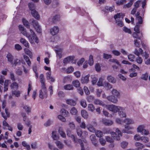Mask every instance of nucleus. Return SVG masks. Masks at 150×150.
Here are the masks:
<instances>
[{
	"label": "nucleus",
	"mask_w": 150,
	"mask_h": 150,
	"mask_svg": "<svg viewBox=\"0 0 150 150\" xmlns=\"http://www.w3.org/2000/svg\"><path fill=\"white\" fill-rule=\"evenodd\" d=\"M18 28L21 33L28 38L30 43H33L34 42L36 43L38 42V38L36 36L35 33L32 29H30V33L29 34L27 33L23 25H19L18 26Z\"/></svg>",
	"instance_id": "nucleus-1"
},
{
	"label": "nucleus",
	"mask_w": 150,
	"mask_h": 150,
	"mask_svg": "<svg viewBox=\"0 0 150 150\" xmlns=\"http://www.w3.org/2000/svg\"><path fill=\"white\" fill-rule=\"evenodd\" d=\"M106 106L108 109L114 113H116L118 111L119 115L120 117H123L125 115V114L123 115H122V112H123V108L113 105H106Z\"/></svg>",
	"instance_id": "nucleus-2"
},
{
	"label": "nucleus",
	"mask_w": 150,
	"mask_h": 150,
	"mask_svg": "<svg viewBox=\"0 0 150 150\" xmlns=\"http://www.w3.org/2000/svg\"><path fill=\"white\" fill-rule=\"evenodd\" d=\"M8 61L10 62L12 67H16L17 65L20 64H21V61L20 59L18 58H16L14 59L13 56L10 53H8L6 55Z\"/></svg>",
	"instance_id": "nucleus-3"
},
{
	"label": "nucleus",
	"mask_w": 150,
	"mask_h": 150,
	"mask_svg": "<svg viewBox=\"0 0 150 150\" xmlns=\"http://www.w3.org/2000/svg\"><path fill=\"white\" fill-rule=\"evenodd\" d=\"M67 135L70 137L74 143H79L80 144L81 147V150H85L84 148V145L81 140L75 137L74 135L71 134V131L70 130H67Z\"/></svg>",
	"instance_id": "nucleus-4"
},
{
	"label": "nucleus",
	"mask_w": 150,
	"mask_h": 150,
	"mask_svg": "<svg viewBox=\"0 0 150 150\" xmlns=\"http://www.w3.org/2000/svg\"><path fill=\"white\" fill-rule=\"evenodd\" d=\"M115 133L114 132H112L110 134L112 137L114 138V139H116L117 140H119L120 139V137L122 136L121 131L118 128L116 129Z\"/></svg>",
	"instance_id": "nucleus-5"
},
{
	"label": "nucleus",
	"mask_w": 150,
	"mask_h": 150,
	"mask_svg": "<svg viewBox=\"0 0 150 150\" xmlns=\"http://www.w3.org/2000/svg\"><path fill=\"white\" fill-rule=\"evenodd\" d=\"M97 125V123L94 122H93V125L90 124H88L86 125V128L90 132H94L96 131V129L93 126H96Z\"/></svg>",
	"instance_id": "nucleus-6"
},
{
	"label": "nucleus",
	"mask_w": 150,
	"mask_h": 150,
	"mask_svg": "<svg viewBox=\"0 0 150 150\" xmlns=\"http://www.w3.org/2000/svg\"><path fill=\"white\" fill-rule=\"evenodd\" d=\"M74 56H70L65 58L63 61V62L65 64H66L70 62H71L72 63H74L75 61L74 59Z\"/></svg>",
	"instance_id": "nucleus-7"
},
{
	"label": "nucleus",
	"mask_w": 150,
	"mask_h": 150,
	"mask_svg": "<svg viewBox=\"0 0 150 150\" xmlns=\"http://www.w3.org/2000/svg\"><path fill=\"white\" fill-rule=\"evenodd\" d=\"M59 28L57 26H54L50 30V33L52 35L57 34L59 32Z\"/></svg>",
	"instance_id": "nucleus-8"
},
{
	"label": "nucleus",
	"mask_w": 150,
	"mask_h": 150,
	"mask_svg": "<svg viewBox=\"0 0 150 150\" xmlns=\"http://www.w3.org/2000/svg\"><path fill=\"white\" fill-rule=\"evenodd\" d=\"M60 19L59 15L56 14L52 16L50 19V21L53 23H57Z\"/></svg>",
	"instance_id": "nucleus-9"
},
{
	"label": "nucleus",
	"mask_w": 150,
	"mask_h": 150,
	"mask_svg": "<svg viewBox=\"0 0 150 150\" xmlns=\"http://www.w3.org/2000/svg\"><path fill=\"white\" fill-rule=\"evenodd\" d=\"M125 129H123L122 131L123 132L130 134L133 133V132L130 130L133 129L132 127L129 126L125 125Z\"/></svg>",
	"instance_id": "nucleus-10"
},
{
	"label": "nucleus",
	"mask_w": 150,
	"mask_h": 150,
	"mask_svg": "<svg viewBox=\"0 0 150 150\" xmlns=\"http://www.w3.org/2000/svg\"><path fill=\"white\" fill-rule=\"evenodd\" d=\"M47 91H43L42 90H40L39 93V97L42 99L45 98H47Z\"/></svg>",
	"instance_id": "nucleus-11"
},
{
	"label": "nucleus",
	"mask_w": 150,
	"mask_h": 150,
	"mask_svg": "<svg viewBox=\"0 0 150 150\" xmlns=\"http://www.w3.org/2000/svg\"><path fill=\"white\" fill-rule=\"evenodd\" d=\"M115 96L113 95L108 96L107 97V99L109 101L115 103H116L118 101L117 98L116 97H115Z\"/></svg>",
	"instance_id": "nucleus-12"
},
{
	"label": "nucleus",
	"mask_w": 150,
	"mask_h": 150,
	"mask_svg": "<svg viewBox=\"0 0 150 150\" xmlns=\"http://www.w3.org/2000/svg\"><path fill=\"white\" fill-rule=\"evenodd\" d=\"M90 139L93 144L95 146H98L97 141L96 139V137L94 134L91 135L90 137Z\"/></svg>",
	"instance_id": "nucleus-13"
},
{
	"label": "nucleus",
	"mask_w": 150,
	"mask_h": 150,
	"mask_svg": "<svg viewBox=\"0 0 150 150\" xmlns=\"http://www.w3.org/2000/svg\"><path fill=\"white\" fill-rule=\"evenodd\" d=\"M90 77L89 75H87L85 76H83L81 79V81L82 83H87L89 81V78Z\"/></svg>",
	"instance_id": "nucleus-14"
},
{
	"label": "nucleus",
	"mask_w": 150,
	"mask_h": 150,
	"mask_svg": "<svg viewBox=\"0 0 150 150\" xmlns=\"http://www.w3.org/2000/svg\"><path fill=\"white\" fill-rule=\"evenodd\" d=\"M102 122L103 124L107 126L111 125L113 124L112 121L106 119H103Z\"/></svg>",
	"instance_id": "nucleus-15"
},
{
	"label": "nucleus",
	"mask_w": 150,
	"mask_h": 150,
	"mask_svg": "<svg viewBox=\"0 0 150 150\" xmlns=\"http://www.w3.org/2000/svg\"><path fill=\"white\" fill-rule=\"evenodd\" d=\"M93 103L94 104L97 105H99L103 106H104L105 105L102 101L98 99H94L93 100Z\"/></svg>",
	"instance_id": "nucleus-16"
},
{
	"label": "nucleus",
	"mask_w": 150,
	"mask_h": 150,
	"mask_svg": "<svg viewBox=\"0 0 150 150\" xmlns=\"http://www.w3.org/2000/svg\"><path fill=\"white\" fill-rule=\"evenodd\" d=\"M20 42L25 47H29V44L25 39L21 38L20 40Z\"/></svg>",
	"instance_id": "nucleus-17"
},
{
	"label": "nucleus",
	"mask_w": 150,
	"mask_h": 150,
	"mask_svg": "<svg viewBox=\"0 0 150 150\" xmlns=\"http://www.w3.org/2000/svg\"><path fill=\"white\" fill-rule=\"evenodd\" d=\"M31 14L32 16L36 19H39L40 16L38 12L35 10H32L31 11Z\"/></svg>",
	"instance_id": "nucleus-18"
},
{
	"label": "nucleus",
	"mask_w": 150,
	"mask_h": 150,
	"mask_svg": "<svg viewBox=\"0 0 150 150\" xmlns=\"http://www.w3.org/2000/svg\"><path fill=\"white\" fill-rule=\"evenodd\" d=\"M66 102L68 104L73 106L75 105L76 104L75 101L71 99L66 100Z\"/></svg>",
	"instance_id": "nucleus-19"
},
{
	"label": "nucleus",
	"mask_w": 150,
	"mask_h": 150,
	"mask_svg": "<svg viewBox=\"0 0 150 150\" xmlns=\"http://www.w3.org/2000/svg\"><path fill=\"white\" fill-rule=\"evenodd\" d=\"M135 146L138 149H142L144 147V146L139 142H136L135 144Z\"/></svg>",
	"instance_id": "nucleus-20"
},
{
	"label": "nucleus",
	"mask_w": 150,
	"mask_h": 150,
	"mask_svg": "<svg viewBox=\"0 0 150 150\" xmlns=\"http://www.w3.org/2000/svg\"><path fill=\"white\" fill-rule=\"evenodd\" d=\"M111 93L113 96H115L116 97L120 96V94L119 92L116 89H113L111 91Z\"/></svg>",
	"instance_id": "nucleus-21"
},
{
	"label": "nucleus",
	"mask_w": 150,
	"mask_h": 150,
	"mask_svg": "<svg viewBox=\"0 0 150 150\" xmlns=\"http://www.w3.org/2000/svg\"><path fill=\"white\" fill-rule=\"evenodd\" d=\"M107 79L108 81L112 83H115L116 82V80L111 76H108L107 77Z\"/></svg>",
	"instance_id": "nucleus-22"
},
{
	"label": "nucleus",
	"mask_w": 150,
	"mask_h": 150,
	"mask_svg": "<svg viewBox=\"0 0 150 150\" xmlns=\"http://www.w3.org/2000/svg\"><path fill=\"white\" fill-rule=\"evenodd\" d=\"M58 132L60 134L61 137L63 138H65L66 137V135L65 133L63 131L62 128L60 127L59 128Z\"/></svg>",
	"instance_id": "nucleus-23"
},
{
	"label": "nucleus",
	"mask_w": 150,
	"mask_h": 150,
	"mask_svg": "<svg viewBox=\"0 0 150 150\" xmlns=\"http://www.w3.org/2000/svg\"><path fill=\"white\" fill-rule=\"evenodd\" d=\"M81 115L85 119L88 118V112L85 110H83L81 111Z\"/></svg>",
	"instance_id": "nucleus-24"
},
{
	"label": "nucleus",
	"mask_w": 150,
	"mask_h": 150,
	"mask_svg": "<svg viewBox=\"0 0 150 150\" xmlns=\"http://www.w3.org/2000/svg\"><path fill=\"white\" fill-rule=\"evenodd\" d=\"M52 134V137L54 140H57L59 139V136L57 135L56 131H53Z\"/></svg>",
	"instance_id": "nucleus-25"
},
{
	"label": "nucleus",
	"mask_w": 150,
	"mask_h": 150,
	"mask_svg": "<svg viewBox=\"0 0 150 150\" xmlns=\"http://www.w3.org/2000/svg\"><path fill=\"white\" fill-rule=\"evenodd\" d=\"M57 146L59 149H62L64 147L63 144L59 141H56L55 142Z\"/></svg>",
	"instance_id": "nucleus-26"
},
{
	"label": "nucleus",
	"mask_w": 150,
	"mask_h": 150,
	"mask_svg": "<svg viewBox=\"0 0 150 150\" xmlns=\"http://www.w3.org/2000/svg\"><path fill=\"white\" fill-rule=\"evenodd\" d=\"M104 80V77H101L97 82V85L99 86H104L103 83Z\"/></svg>",
	"instance_id": "nucleus-27"
},
{
	"label": "nucleus",
	"mask_w": 150,
	"mask_h": 150,
	"mask_svg": "<svg viewBox=\"0 0 150 150\" xmlns=\"http://www.w3.org/2000/svg\"><path fill=\"white\" fill-rule=\"evenodd\" d=\"M124 122L125 124L128 125L133 124L134 123V121L133 120L129 118L125 119L124 120Z\"/></svg>",
	"instance_id": "nucleus-28"
},
{
	"label": "nucleus",
	"mask_w": 150,
	"mask_h": 150,
	"mask_svg": "<svg viewBox=\"0 0 150 150\" xmlns=\"http://www.w3.org/2000/svg\"><path fill=\"white\" fill-rule=\"evenodd\" d=\"M24 52L25 53L28 55L30 58H32L33 57L32 53L28 49H25Z\"/></svg>",
	"instance_id": "nucleus-29"
},
{
	"label": "nucleus",
	"mask_w": 150,
	"mask_h": 150,
	"mask_svg": "<svg viewBox=\"0 0 150 150\" xmlns=\"http://www.w3.org/2000/svg\"><path fill=\"white\" fill-rule=\"evenodd\" d=\"M11 87L14 89H17L18 87V85L16 82H14L11 85Z\"/></svg>",
	"instance_id": "nucleus-30"
},
{
	"label": "nucleus",
	"mask_w": 150,
	"mask_h": 150,
	"mask_svg": "<svg viewBox=\"0 0 150 150\" xmlns=\"http://www.w3.org/2000/svg\"><path fill=\"white\" fill-rule=\"evenodd\" d=\"M60 112L61 113H62V115H64V116H68L69 115V113L68 112L65 110L64 109H62L61 110Z\"/></svg>",
	"instance_id": "nucleus-31"
},
{
	"label": "nucleus",
	"mask_w": 150,
	"mask_h": 150,
	"mask_svg": "<svg viewBox=\"0 0 150 150\" xmlns=\"http://www.w3.org/2000/svg\"><path fill=\"white\" fill-rule=\"evenodd\" d=\"M88 110L91 112H93L95 110L94 106L91 104H90L88 105Z\"/></svg>",
	"instance_id": "nucleus-32"
},
{
	"label": "nucleus",
	"mask_w": 150,
	"mask_h": 150,
	"mask_svg": "<svg viewBox=\"0 0 150 150\" xmlns=\"http://www.w3.org/2000/svg\"><path fill=\"white\" fill-rule=\"evenodd\" d=\"M141 26V25L139 24H137L136 25L134 28V31L137 33H140L139 28Z\"/></svg>",
	"instance_id": "nucleus-33"
},
{
	"label": "nucleus",
	"mask_w": 150,
	"mask_h": 150,
	"mask_svg": "<svg viewBox=\"0 0 150 150\" xmlns=\"http://www.w3.org/2000/svg\"><path fill=\"white\" fill-rule=\"evenodd\" d=\"M121 17L123 18V16L122 13H117L116 14L114 15V18L115 20L118 19L120 18Z\"/></svg>",
	"instance_id": "nucleus-34"
},
{
	"label": "nucleus",
	"mask_w": 150,
	"mask_h": 150,
	"mask_svg": "<svg viewBox=\"0 0 150 150\" xmlns=\"http://www.w3.org/2000/svg\"><path fill=\"white\" fill-rule=\"evenodd\" d=\"M72 84L76 88L79 87L80 85V83L79 81L77 80L73 81Z\"/></svg>",
	"instance_id": "nucleus-35"
},
{
	"label": "nucleus",
	"mask_w": 150,
	"mask_h": 150,
	"mask_svg": "<svg viewBox=\"0 0 150 150\" xmlns=\"http://www.w3.org/2000/svg\"><path fill=\"white\" fill-rule=\"evenodd\" d=\"M141 141L143 142L146 143H147L149 141V138L147 137L142 136V137Z\"/></svg>",
	"instance_id": "nucleus-36"
},
{
	"label": "nucleus",
	"mask_w": 150,
	"mask_h": 150,
	"mask_svg": "<svg viewBox=\"0 0 150 150\" xmlns=\"http://www.w3.org/2000/svg\"><path fill=\"white\" fill-rule=\"evenodd\" d=\"M134 0H130V2L126 5H124V8H127L130 7L132 5L133 1Z\"/></svg>",
	"instance_id": "nucleus-37"
},
{
	"label": "nucleus",
	"mask_w": 150,
	"mask_h": 150,
	"mask_svg": "<svg viewBox=\"0 0 150 150\" xmlns=\"http://www.w3.org/2000/svg\"><path fill=\"white\" fill-rule=\"evenodd\" d=\"M21 93V92L19 91H12V94L17 97L20 96Z\"/></svg>",
	"instance_id": "nucleus-38"
},
{
	"label": "nucleus",
	"mask_w": 150,
	"mask_h": 150,
	"mask_svg": "<svg viewBox=\"0 0 150 150\" xmlns=\"http://www.w3.org/2000/svg\"><path fill=\"white\" fill-rule=\"evenodd\" d=\"M95 132L96 135L98 137H101L103 136V133L100 130H97Z\"/></svg>",
	"instance_id": "nucleus-39"
},
{
	"label": "nucleus",
	"mask_w": 150,
	"mask_h": 150,
	"mask_svg": "<svg viewBox=\"0 0 150 150\" xmlns=\"http://www.w3.org/2000/svg\"><path fill=\"white\" fill-rule=\"evenodd\" d=\"M70 112L72 115H76L77 113V111L75 107H73L71 109Z\"/></svg>",
	"instance_id": "nucleus-40"
},
{
	"label": "nucleus",
	"mask_w": 150,
	"mask_h": 150,
	"mask_svg": "<svg viewBox=\"0 0 150 150\" xmlns=\"http://www.w3.org/2000/svg\"><path fill=\"white\" fill-rule=\"evenodd\" d=\"M22 22L24 25L27 28H29V23L27 20L23 18L22 20Z\"/></svg>",
	"instance_id": "nucleus-41"
},
{
	"label": "nucleus",
	"mask_w": 150,
	"mask_h": 150,
	"mask_svg": "<svg viewBox=\"0 0 150 150\" xmlns=\"http://www.w3.org/2000/svg\"><path fill=\"white\" fill-rule=\"evenodd\" d=\"M64 88L65 90H71L73 88V86L72 85L70 84L64 86Z\"/></svg>",
	"instance_id": "nucleus-42"
},
{
	"label": "nucleus",
	"mask_w": 150,
	"mask_h": 150,
	"mask_svg": "<svg viewBox=\"0 0 150 150\" xmlns=\"http://www.w3.org/2000/svg\"><path fill=\"white\" fill-rule=\"evenodd\" d=\"M128 58L130 61L133 62L134 61V59H135V57L133 54H130L128 55Z\"/></svg>",
	"instance_id": "nucleus-43"
},
{
	"label": "nucleus",
	"mask_w": 150,
	"mask_h": 150,
	"mask_svg": "<svg viewBox=\"0 0 150 150\" xmlns=\"http://www.w3.org/2000/svg\"><path fill=\"white\" fill-rule=\"evenodd\" d=\"M76 130L78 136L80 137L81 136L82 132L81 129L79 127H77Z\"/></svg>",
	"instance_id": "nucleus-44"
},
{
	"label": "nucleus",
	"mask_w": 150,
	"mask_h": 150,
	"mask_svg": "<svg viewBox=\"0 0 150 150\" xmlns=\"http://www.w3.org/2000/svg\"><path fill=\"white\" fill-rule=\"evenodd\" d=\"M144 125H141L139 126L137 129V132H142L143 130L144 129Z\"/></svg>",
	"instance_id": "nucleus-45"
},
{
	"label": "nucleus",
	"mask_w": 150,
	"mask_h": 150,
	"mask_svg": "<svg viewBox=\"0 0 150 150\" xmlns=\"http://www.w3.org/2000/svg\"><path fill=\"white\" fill-rule=\"evenodd\" d=\"M58 96L60 98H62L64 97L65 95L63 92L59 91L58 93Z\"/></svg>",
	"instance_id": "nucleus-46"
},
{
	"label": "nucleus",
	"mask_w": 150,
	"mask_h": 150,
	"mask_svg": "<svg viewBox=\"0 0 150 150\" xmlns=\"http://www.w3.org/2000/svg\"><path fill=\"white\" fill-rule=\"evenodd\" d=\"M93 57L92 55H90L89 59L88 61V63L91 66L93 64Z\"/></svg>",
	"instance_id": "nucleus-47"
},
{
	"label": "nucleus",
	"mask_w": 150,
	"mask_h": 150,
	"mask_svg": "<svg viewBox=\"0 0 150 150\" xmlns=\"http://www.w3.org/2000/svg\"><path fill=\"white\" fill-rule=\"evenodd\" d=\"M116 23L118 26L122 27L123 25V23L122 21L119 19H117L116 20Z\"/></svg>",
	"instance_id": "nucleus-48"
},
{
	"label": "nucleus",
	"mask_w": 150,
	"mask_h": 150,
	"mask_svg": "<svg viewBox=\"0 0 150 150\" xmlns=\"http://www.w3.org/2000/svg\"><path fill=\"white\" fill-rule=\"evenodd\" d=\"M148 73H145L142 74L141 78L142 79L146 80L148 78Z\"/></svg>",
	"instance_id": "nucleus-49"
},
{
	"label": "nucleus",
	"mask_w": 150,
	"mask_h": 150,
	"mask_svg": "<svg viewBox=\"0 0 150 150\" xmlns=\"http://www.w3.org/2000/svg\"><path fill=\"white\" fill-rule=\"evenodd\" d=\"M23 107L24 109L26 112L28 113L30 112L31 108L29 107L26 105H23Z\"/></svg>",
	"instance_id": "nucleus-50"
},
{
	"label": "nucleus",
	"mask_w": 150,
	"mask_h": 150,
	"mask_svg": "<svg viewBox=\"0 0 150 150\" xmlns=\"http://www.w3.org/2000/svg\"><path fill=\"white\" fill-rule=\"evenodd\" d=\"M69 128L72 130L74 129H75L76 126L74 122H70L69 123Z\"/></svg>",
	"instance_id": "nucleus-51"
},
{
	"label": "nucleus",
	"mask_w": 150,
	"mask_h": 150,
	"mask_svg": "<svg viewBox=\"0 0 150 150\" xmlns=\"http://www.w3.org/2000/svg\"><path fill=\"white\" fill-rule=\"evenodd\" d=\"M128 143L125 141H123L121 143V147L124 149L126 148L128 145Z\"/></svg>",
	"instance_id": "nucleus-52"
},
{
	"label": "nucleus",
	"mask_w": 150,
	"mask_h": 150,
	"mask_svg": "<svg viewBox=\"0 0 150 150\" xmlns=\"http://www.w3.org/2000/svg\"><path fill=\"white\" fill-rule=\"evenodd\" d=\"M120 66H121V65L119 64V65H112V67L114 71H117L119 70V69L120 68Z\"/></svg>",
	"instance_id": "nucleus-53"
},
{
	"label": "nucleus",
	"mask_w": 150,
	"mask_h": 150,
	"mask_svg": "<svg viewBox=\"0 0 150 150\" xmlns=\"http://www.w3.org/2000/svg\"><path fill=\"white\" fill-rule=\"evenodd\" d=\"M91 76L92 79L91 81L92 84H96L97 81V79L94 76L92 75Z\"/></svg>",
	"instance_id": "nucleus-54"
},
{
	"label": "nucleus",
	"mask_w": 150,
	"mask_h": 150,
	"mask_svg": "<svg viewBox=\"0 0 150 150\" xmlns=\"http://www.w3.org/2000/svg\"><path fill=\"white\" fill-rule=\"evenodd\" d=\"M39 78L40 79V82L41 83H45V80L43 74H40L39 76Z\"/></svg>",
	"instance_id": "nucleus-55"
},
{
	"label": "nucleus",
	"mask_w": 150,
	"mask_h": 150,
	"mask_svg": "<svg viewBox=\"0 0 150 150\" xmlns=\"http://www.w3.org/2000/svg\"><path fill=\"white\" fill-rule=\"evenodd\" d=\"M104 86L109 89H111L112 87V85L108 82H105Z\"/></svg>",
	"instance_id": "nucleus-56"
},
{
	"label": "nucleus",
	"mask_w": 150,
	"mask_h": 150,
	"mask_svg": "<svg viewBox=\"0 0 150 150\" xmlns=\"http://www.w3.org/2000/svg\"><path fill=\"white\" fill-rule=\"evenodd\" d=\"M28 7L30 9L31 11L34 9V5L33 3H30L28 4Z\"/></svg>",
	"instance_id": "nucleus-57"
},
{
	"label": "nucleus",
	"mask_w": 150,
	"mask_h": 150,
	"mask_svg": "<svg viewBox=\"0 0 150 150\" xmlns=\"http://www.w3.org/2000/svg\"><path fill=\"white\" fill-rule=\"evenodd\" d=\"M123 30L125 33H128L129 34H131V32L130 29H129L126 27H124L123 28Z\"/></svg>",
	"instance_id": "nucleus-58"
},
{
	"label": "nucleus",
	"mask_w": 150,
	"mask_h": 150,
	"mask_svg": "<svg viewBox=\"0 0 150 150\" xmlns=\"http://www.w3.org/2000/svg\"><path fill=\"white\" fill-rule=\"evenodd\" d=\"M80 104L83 108H86L87 106L86 102L84 100H82L80 102Z\"/></svg>",
	"instance_id": "nucleus-59"
},
{
	"label": "nucleus",
	"mask_w": 150,
	"mask_h": 150,
	"mask_svg": "<svg viewBox=\"0 0 150 150\" xmlns=\"http://www.w3.org/2000/svg\"><path fill=\"white\" fill-rule=\"evenodd\" d=\"M15 49L18 51H20L22 49L21 46L19 44H16L15 45Z\"/></svg>",
	"instance_id": "nucleus-60"
},
{
	"label": "nucleus",
	"mask_w": 150,
	"mask_h": 150,
	"mask_svg": "<svg viewBox=\"0 0 150 150\" xmlns=\"http://www.w3.org/2000/svg\"><path fill=\"white\" fill-rule=\"evenodd\" d=\"M32 24L34 28H36V26L39 25L38 22L35 20H33L32 21Z\"/></svg>",
	"instance_id": "nucleus-61"
},
{
	"label": "nucleus",
	"mask_w": 150,
	"mask_h": 150,
	"mask_svg": "<svg viewBox=\"0 0 150 150\" xmlns=\"http://www.w3.org/2000/svg\"><path fill=\"white\" fill-rule=\"evenodd\" d=\"M142 137L139 135L136 134L134 136V139L136 141H141Z\"/></svg>",
	"instance_id": "nucleus-62"
},
{
	"label": "nucleus",
	"mask_w": 150,
	"mask_h": 150,
	"mask_svg": "<svg viewBox=\"0 0 150 150\" xmlns=\"http://www.w3.org/2000/svg\"><path fill=\"white\" fill-rule=\"evenodd\" d=\"M141 133L142 134L145 135H147L149 134V131L145 129H144Z\"/></svg>",
	"instance_id": "nucleus-63"
},
{
	"label": "nucleus",
	"mask_w": 150,
	"mask_h": 150,
	"mask_svg": "<svg viewBox=\"0 0 150 150\" xmlns=\"http://www.w3.org/2000/svg\"><path fill=\"white\" fill-rule=\"evenodd\" d=\"M74 71V68L72 67H69L67 70V73H70Z\"/></svg>",
	"instance_id": "nucleus-64"
}]
</instances>
